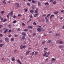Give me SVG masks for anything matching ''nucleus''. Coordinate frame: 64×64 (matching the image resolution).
<instances>
[{"label": "nucleus", "mask_w": 64, "mask_h": 64, "mask_svg": "<svg viewBox=\"0 0 64 64\" xmlns=\"http://www.w3.org/2000/svg\"><path fill=\"white\" fill-rule=\"evenodd\" d=\"M16 16H15V15H14L13 16L14 18H16Z\"/></svg>", "instance_id": "8fccbe9b"}, {"label": "nucleus", "mask_w": 64, "mask_h": 64, "mask_svg": "<svg viewBox=\"0 0 64 64\" xmlns=\"http://www.w3.org/2000/svg\"><path fill=\"white\" fill-rule=\"evenodd\" d=\"M46 14H44L42 15V16L43 17V16H46Z\"/></svg>", "instance_id": "6e6d98bb"}, {"label": "nucleus", "mask_w": 64, "mask_h": 64, "mask_svg": "<svg viewBox=\"0 0 64 64\" xmlns=\"http://www.w3.org/2000/svg\"><path fill=\"white\" fill-rule=\"evenodd\" d=\"M12 61H15V58L13 57L12 58Z\"/></svg>", "instance_id": "dca6fc26"}, {"label": "nucleus", "mask_w": 64, "mask_h": 64, "mask_svg": "<svg viewBox=\"0 0 64 64\" xmlns=\"http://www.w3.org/2000/svg\"><path fill=\"white\" fill-rule=\"evenodd\" d=\"M38 52H35L34 53V55L35 56L37 55V54L38 53Z\"/></svg>", "instance_id": "ddd939ff"}, {"label": "nucleus", "mask_w": 64, "mask_h": 64, "mask_svg": "<svg viewBox=\"0 0 64 64\" xmlns=\"http://www.w3.org/2000/svg\"><path fill=\"white\" fill-rule=\"evenodd\" d=\"M27 5H28V6H30V3H28L27 4Z\"/></svg>", "instance_id": "72a5a7b5"}, {"label": "nucleus", "mask_w": 64, "mask_h": 64, "mask_svg": "<svg viewBox=\"0 0 64 64\" xmlns=\"http://www.w3.org/2000/svg\"><path fill=\"white\" fill-rule=\"evenodd\" d=\"M64 47L63 46H59V48H63Z\"/></svg>", "instance_id": "6ab92c4d"}, {"label": "nucleus", "mask_w": 64, "mask_h": 64, "mask_svg": "<svg viewBox=\"0 0 64 64\" xmlns=\"http://www.w3.org/2000/svg\"><path fill=\"white\" fill-rule=\"evenodd\" d=\"M28 30V29H25L24 30V31H25V32H27Z\"/></svg>", "instance_id": "cd10ccee"}, {"label": "nucleus", "mask_w": 64, "mask_h": 64, "mask_svg": "<svg viewBox=\"0 0 64 64\" xmlns=\"http://www.w3.org/2000/svg\"><path fill=\"white\" fill-rule=\"evenodd\" d=\"M53 4H56V1H55L54 2H53Z\"/></svg>", "instance_id": "a19ab883"}, {"label": "nucleus", "mask_w": 64, "mask_h": 64, "mask_svg": "<svg viewBox=\"0 0 64 64\" xmlns=\"http://www.w3.org/2000/svg\"><path fill=\"white\" fill-rule=\"evenodd\" d=\"M52 61H55V59L54 58H52Z\"/></svg>", "instance_id": "5701e85b"}, {"label": "nucleus", "mask_w": 64, "mask_h": 64, "mask_svg": "<svg viewBox=\"0 0 64 64\" xmlns=\"http://www.w3.org/2000/svg\"><path fill=\"white\" fill-rule=\"evenodd\" d=\"M4 44H0V47L2 48V46H4Z\"/></svg>", "instance_id": "2eb2a0df"}, {"label": "nucleus", "mask_w": 64, "mask_h": 64, "mask_svg": "<svg viewBox=\"0 0 64 64\" xmlns=\"http://www.w3.org/2000/svg\"><path fill=\"white\" fill-rule=\"evenodd\" d=\"M10 16H9L8 15L7 16V17H8V18H9Z\"/></svg>", "instance_id": "603ef678"}, {"label": "nucleus", "mask_w": 64, "mask_h": 64, "mask_svg": "<svg viewBox=\"0 0 64 64\" xmlns=\"http://www.w3.org/2000/svg\"><path fill=\"white\" fill-rule=\"evenodd\" d=\"M3 36V35L2 34H0V37H2Z\"/></svg>", "instance_id": "37998d69"}, {"label": "nucleus", "mask_w": 64, "mask_h": 64, "mask_svg": "<svg viewBox=\"0 0 64 64\" xmlns=\"http://www.w3.org/2000/svg\"><path fill=\"white\" fill-rule=\"evenodd\" d=\"M22 25H23V26H25V24L24 23H22Z\"/></svg>", "instance_id": "58836bf2"}, {"label": "nucleus", "mask_w": 64, "mask_h": 64, "mask_svg": "<svg viewBox=\"0 0 64 64\" xmlns=\"http://www.w3.org/2000/svg\"><path fill=\"white\" fill-rule=\"evenodd\" d=\"M50 52H48L47 53V54L48 55H50Z\"/></svg>", "instance_id": "13d9d810"}, {"label": "nucleus", "mask_w": 64, "mask_h": 64, "mask_svg": "<svg viewBox=\"0 0 64 64\" xmlns=\"http://www.w3.org/2000/svg\"><path fill=\"white\" fill-rule=\"evenodd\" d=\"M56 36H60V33H59L58 34H56Z\"/></svg>", "instance_id": "39448f33"}, {"label": "nucleus", "mask_w": 64, "mask_h": 64, "mask_svg": "<svg viewBox=\"0 0 64 64\" xmlns=\"http://www.w3.org/2000/svg\"><path fill=\"white\" fill-rule=\"evenodd\" d=\"M45 42H42V44H45Z\"/></svg>", "instance_id": "3c124183"}, {"label": "nucleus", "mask_w": 64, "mask_h": 64, "mask_svg": "<svg viewBox=\"0 0 64 64\" xmlns=\"http://www.w3.org/2000/svg\"><path fill=\"white\" fill-rule=\"evenodd\" d=\"M8 27H9V28H11V24H9L8 26Z\"/></svg>", "instance_id": "7c9ffc66"}, {"label": "nucleus", "mask_w": 64, "mask_h": 64, "mask_svg": "<svg viewBox=\"0 0 64 64\" xmlns=\"http://www.w3.org/2000/svg\"><path fill=\"white\" fill-rule=\"evenodd\" d=\"M32 3H36L35 1H34V0H32Z\"/></svg>", "instance_id": "c756f323"}, {"label": "nucleus", "mask_w": 64, "mask_h": 64, "mask_svg": "<svg viewBox=\"0 0 64 64\" xmlns=\"http://www.w3.org/2000/svg\"><path fill=\"white\" fill-rule=\"evenodd\" d=\"M44 5H49V3H48V2H45L44 3Z\"/></svg>", "instance_id": "4be33fe9"}, {"label": "nucleus", "mask_w": 64, "mask_h": 64, "mask_svg": "<svg viewBox=\"0 0 64 64\" xmlns=\"http://www.w3.org/2000/svg\"><path fill=\"white\" fill-rule=\"evenodd\" d=\"M11 35L10 34V35H8V37H11Z\"/></svg>", "instance_id": "0e129e2a"}, {"label": "nucleus", "mask_w": 64, "mask_h": 64, "mask_svg": "<svg viewBox=\"0 0 64 64\" xmlns=\"http://www.w3.org/2000/svg\"><path fill=\"white\" fill-rule=\"evenodd\" d=\"M5 40L6 42H7L9 41V39L7 38H5Z\"/></svg>", "instance_id": "20e7f679"}, {"label": "nucleus", "mask_w": 64, "mask_h": 64, "mask_svg": "<svg viewBox=\"0 0 64 64\" xmlns=\"http://www.w3.org/2000/svg\"><path fill=\"white\" fill-rule=\"evenodd\" d=\"M24 10H25V12H27L28 11V9L27 8H24Z\"/></svg>", "instance_id": "aec40b11"}, {"label": "nucleus", "mask_w": 64, "mask_h": 64, "mask_svg": "<svg viewBox=\"0 0 64 64\" xmlns=\"http://www.w3.org/2000/svg\"><path fill=\"white\" fill-rule=\"evenodd\" d=\"M30 13H32V14L33 13V12H34V10H30Z\"/></svg>", "instance_id": "9b49d317"}, {"label": "nucleus", "mask_w": 64, "mask_h": 64, "mask_svg": "<svg viewBox=\"0 0 64 64\" xmlns=\"http://www.w3.org/2000/svg\"><path fill=\"white\" fill-rule=\"evenodd\" d=\"M47 52H46L43 55V56L44 57L45 56V55L47 54Z\"/></svg>", "instance_id": "412c9836"}, {"label": "nucleus", "mask_w": 64, "mask_h": 64, "mask_svg": "<svg viewBox=\"0 0 64 64\" xmlns=\"http://www.w3.org/2000/svg\"><path fill=\"white\" fill-rule=\"evenodd\" d=\"M17 51V50H14V52H16V51Z\"/></svg>", "instance_id": "69168bd1"}, {"label": "nucleus", "mask_w": 64, "mask_h": 64, "mask_svg": "<svg viewBox=\"0 0 64 64\" xmlns=\"http://www.w3.org/2000/svg\"><path fill=\"white\" fill-rule=\"evenodd\" d=\"M51 15L50 14H48V15L46 16V17H49V16H50Z\"/></svg>", "instance_id": "a878e982"}, {"label": "nucleus", "mask_w": 64, "mask_h": 64, "mask_svg": "<svg viewBox=\"0 0 64 64\" xmlns=\"http://www.w3.org/2000/svg\"><path fill=\"white\" fill-rule=\"evenodd\" d=\"M52 32H48V33H52Z\"/></svg>", "instance_id": "774afa93"}, {"label": "nucleus", "mask_w": 64, "mask_h": 64, "mask_svg": "<svg viewBox=\"0 0 64 64\" xmlns=\"http://www.w3.org/2000/svg\"><path fill=\"white\" fill-rule=\"evenodd\" d=\"M53 17H54V14H52L50 18V20H51V19H52V18Z\"/></svg>", "instance_id": "f257e3e1"}, {"label": "nucleus", "mask_w": 64, "mask_h": 64, "mask_svg": "<svg viewBox=\"0 0 64 64\" xmlns=\"http://www.w3.org/2000/svg\"><path fill=\"white\" fill-rule=\"evenodd\" d=\"M51 41L50 40H48V43H51Z\"/></svg>", "instance_id": "2f4dec72"}, {"label": "nucleus", "mask_w": 64, "mask_h": 64, "mask_svg": "<svg viewBox=\"0 0 64 64\" xmlns=\"http://www.w3.org/2000/svg\"><path fill=\"white\" fill-rule=\"evenodd\" d=\"M16 5L17 6V7L18 8L19 7V4L18 3H15Z\"/></svg>", "instance_id": "f03ea898"}, {"label": "nucleus", "mask_w": 64, "mask_h": 64, "mask_svg": "<svg viewBox=\"0 0 64 64\" xmlns=\"http://www.w3.org/2000/svg\"><path fill=\"white\" fill-rule=\"evenodd\" d=\"M30 18H32L33 17V16L32 15H31L30 16Z\"/></svg>", "instance_id": "5fc2aeb1"}, {"label": "nucleus", "mask_w": 64, "mask_h": 64, "mask_svg": "<svg viewBox=\"0 0 64 64\" xmlns=\"http://www.w3.org/2000/svg\"><path fill=\"white\" fill-rule=\"evenodd\" d=\"M37 30L38 31V32H41V29L39 28H38L37 29Z\"/></svg>", "instance_id": "9d476101"}, {"label": "nucleus", "mask_w": 64, "mask_h": 64, "mask_svg": "<svg viewBox=\"0 0 64 64\" xmlns=\"http://www.w3.org/2000/svg\"><path fill=\"white\" fill-rule=\"evenodd\" d=\"M64 10H62L61 11V12H64Z\"/></svg>", "instance_id": "bf43d9fd"}, {"label": "nucleus", "mask_w": 64, "mask_h": 64, "mask_svg": "<svg viewBox=\"0 0 64 64\" xmlns=\"http://www.w3.org/2000/svg\"><path fill=\"white\" fill-rule=\"evenodd\" d=\"M11 31V30H10L8 31V32H10Z\"/></svg>", "instance_id": "680f3d73"}, {"label": "nucleus", "mask_w": 64, "mask_h": 64, "mask_svg": "<svg viewBox=\"0 0 64 64\" xmlns=\"http://www.w3.org/2000/svg\"><path fill=\"white\" fill-rule=\"evenodd\" d=\"M22 16V15H21V14H18V17H20V16Z\"/></svg>", "instance_id": "79ce46f5"}, {"label": "nucleus", "mask_w": 64, "mask_h": 64, "mask_svg": "<svg viewBox=\"0 0 64 64\" xmlns=\"http://www.w3.org/2000/svg\"><path fill=\"white\" fill-rule=\"evenodd\" d=\"M7 30H8L7 29H6V30H4V33H6V32L7 31Z\"/></svg>", "instance_id": "393cba45"}, {"label": "nucleus", "mask_w": 64, "mask_h": 64, "mask_svg": "<svg viewBox=\"0 0 64 64\" xmlns=\"http://www.w3.org/2000/svg\"><path fill=\"white\" fill-rule=\"evenodd\" d=\"M23 45H22L20 46V49H23Z\"/></svg>", "instance_id": "4468645a"}, {"label": "nucleus", "mask_w": 64, "mask_h": 64, "mask_svg": "<svg viewBox=\"0 0 64 64\" xmlns=\"http://www.w3.org/2000/svg\"><path fill=\"white\" fill-rule=\"evenodd\" d=\"M31 20H32V19H30L28 22H27V23H29V22H30V21H31Z\"/></svg>", "instance_id": "b1692460"}, {"label": "nucleus", "mask_w": 64, "mask_h": 64, "mask_svg": "<svg viewBox=\"0 0 64 64\" xmlns=\"http://www.w3.org/2000/svg\"><path fill=\"white\" fill-rule=\"evenodd\" d=\"M0 19H1V20H3V18H0Z\"/></svg>", "instance_id": "338daca9"}, {"label": "nucleus", "mask_w": 64, "mask_h": 64, "mask_svg": "<svg viewBox=\"0 0 64 64\" xmlns=\"http://www.w3.org/2000/svg\"><path fill=\"white\" fill-rule=\"evenodd\" d=\"M34 13H36V14L37 13H38V11H37V10H35Z\"/></svg>", "instance_id": "473e14b6"}, {"label": "nucleus", "mask_w": 64, "mask_h": 64, "mask_svg": "<svg viewBox=\"0 0 64 64\" xmlns=\"http://www.w3.org/2000/svg\"><path fill=\"white\" fill-rule=\"evenodd\" d=\"M58 43L59 44H63L64 42L62 41H61L60 42H58Z\"/></svg>", "instance_id": "0eeeda50"}, {"label": "nucleus", "mask_w": 64, "mask_h": 64, "mask_svg": "<svg viewBox=\"0 0 64 64\" xmlns=\"http://www.w3.org/2000/svg\"><path fill=\"white\" fill-rule=\"evenodd\" d=\"M16 22V20H15L14 21H13V22L14 23H15Z\"/></svg>", "instance_id": "ea45409f"}, {"label": "nucleus", "mask_w": 64, "mask_h": 64, "mask_svg": "<svg viewBox=\"0 0 64 64\" xmlns=\"http://www.w3.org/2000/svg\"><path fill=\"white\" fill-rule=\"evenodd\" d=\"M4 57H3V58H2V60H4Z\"/></svg>", "instance_id": "4d7b16f0"}, {"label": "nucleus", "mask_w": 64, "mask_h": 64, "mask_svg": "<svg viewBox=\"0 0 64 64\" xmlns=\"http://www.w3.org/2000/svg\"><path fill=\"white\" fill-rule=\"evenodd\" d=\"M38 6H40V5H41V4L40 3V2L38 1Z\"/></svg>", "instance_id": "f3484780"}, {"label": "nucleus", "mask_w": 64, "mask_h": 64, "mask_svg": "<svg viewBox=\"0 0 64 64\" xmlns=\"http://www.w3.org/2000/svg\"><path fill=\"white\" fill-rule=\"evenodd\" d=\"M46 22H48V19H46Z\"/></svg>", "instance_id": "a18cd8bd"}, {"label": "nucleus", "mask_w": 64, "mask_h": 64, "mask_svg": "<svg viewBox=\"0 0 64 64\" xmlns=\"http://www.w3.org/2000/svg\"><path fill=\"white\" fill-rule=\"evenodd\" d=\"M28 28H30V29H32V28H33V26H28Z\"/></svg>", "instance_id": "423d86ee"}, {"label": "nucleus", "mask_w": 64, "mask_h": 64, "mask_svg": "<svg viewBox=\"0 0 64 64\" xmlns=\"http://www.w3.org/2000/svg\"><path fill=\"white\" fill-rule=\"evenodd\" d=\"M38 22H41V20L39 19Z\"/></svg>", "instance_id": "052dcab7"}, {"label": "nucleus", "mask_w": 64, "mask_h": 64, "mask_svg": "<svg viewBox=\"0 0 64 64\" xmlns=\"http://www.w3.org/2000/svg\"><path fill=\"white\" fill-rule=\"evenodd\" d=\"M22 39H21V40H24L25 38V37L24 36H23L22 38Z\"/></svg>", "instance_id": "f8f14e48"}, {"label": "nucleus", "mask_w": 64, "mask_h": 64, "mask_svg": "<svg viewBox=\"0 0 64 64\" xmlns=\"http://www.w3.org/2000/svg\"><path fill=\"white\" fill-rule=\"evenodd\" d=\"M6 20H7V19H4L3 20V22H6Z\"/></svg>", "instance_id": "c9c22d12"}, {"label": "nucleus", "mask_w": 64, "mask_h": 64, "mask_svg": "<svg viewBox=\"0 0 64 64\" xmlns=\"http://www.w3.org/2000/svg\"><path fill=\"white\" fill-rule=\"evenodd\" d=\"M38 15H39L38 14H35L34 15V17H36L37 16H38Z\"/></svg>", "instance_id": "6e6552de"}, {"label": "nucleus", "mask_w": 64, "mask_h": 64, "mask_svg": "<svg viewBox=\"0 0 64 64\" xmlns=\"http://www.w3.org/2000/svg\"><path fill=\"white\" fill-rule=\"evenodd\" d=\"M36 35V33H34L33 34V36H35V35Z\"/></svg>", "instance_id": "09e8293b"}, {"label": "nucleus", "mask_w": 64, "mask_h": 64, "mask_svg": "<svg viewBox=\"0 0 64 64\" xmlns=\"http://www.w3.org/2000/svg\"><path fill=\"white\" fill-rule=\"evenodd\" d=\"M29 53H30V51H28L26 53V55H28V54Z\"/></svg>", "instance_id": "7ed1b4c3"}, {"label": "nucleus", "mask_w": 64, "mask_h": 64, "mask_svg": "<svg viewBox=\"0 0 64 64\" xmlns=\"http://www.w3.org/2000/svg\"><path fill=\"white\" fill-rule=\"evenodd\" d=\"M17 61L18 63H19L20 64H21V62L20 61V60H18Z\"/></svg>", "instance_id": "a211bd4d"}, {"label": "nucleus", "mask_w": 64, "mask_h": 64, "mask_svg": "<svg viewBox=\"0 0 64 64\" xmlns=\"http://www.w3.org/2000/svg\"><path fill=\"white\" fill-rule=\"evenodd\" d=\"M1 14H3L4 13V11H2L1 12Z\"/></svg>", "instance_id": "e433bc0d"}, {"label": "nucleus", "mask_w": 64, "mask_h": 64, "mask_svg": "<svg viewBox=\"0 0 64 64\" xmlns=\"http://www.w3.org/2000/svg\"><path fill=\"white\" fill-rule=\"evenodd\" d=\"M13 14V12H11L10 13V15H12Z\"/></svg>", "instance_id": "4c0bfd02"}, {"label": "nucleus", "mask_w": 64, "mask_h": 64, "mask_svg": "<svg viewBox=\"0 0 64 64\" xmlns=\"http://www.w3.org/2000/svg\"><path fill=\"white\" fill-rule=\"evenodd\" d=\"M38 27L39 28H41L42 27V26H39V25H38Z\"/></svg>", "instance_id": "c03bdc74"}, {"label": "nucleus", "mask_w": 64, "mask_h": 64, "mask_svg": "<svg viewBox=\"0 0 64 64\" xmlns=\"http://www.w3.org/2000/svg\"><path fill=\"white\" fill-rule=\"evenodd\" d=\"M22 34L23 36H25V35H26V34H25V33L24 32H22Z\"/></svg>", "instance_id": "1a4fd4ad"}, {"label": "nucleus", "mask_w": 64, "mask_h": 64, "mask_svg": "<svg viewBox=\"0 0 64 64\" xmlns=\"http://www.w3.org/2000/svg\"><path fill=\"white\" fill-rule=\"evenodd\" d=\"M62 19H63V18H62V17H61L60 18V19L62 20Z\"/></svg>", "instance_id": "e2e57ef3"}, {"label": "nucleus", "mask_w": 64, "mask_h": 64, "mask_svg": "<svg viewBox=\"0 0 64 64\" xmlns=\"http://www.w3.org/2000/svg\"><path fill=\"white\" fill-rule=\"evenodd\" d=\"M58 12L57 11H56L54 13V14H58Z\"/></svg>", "instance_id": "bb28decb"}, {"label": "nucleus", "mask_w": 64, "mask_h": 64, "mask_svg": "<svg viewBox=\"0 0 64 64\" xmlns=\"http://www.w3.org/2000/svg\"><path fill=\"white\" fill-rule=\"evenodd\" d=\"M11 41H14V38H12L11 39Z\"/></svg>", "instance_id": "c85d7f7f"}, {"label": "nucleus", "mask_w": 64, "mask_h": 64, "mask_svg": "<svg viewBox=\"0 0 64 64\" xmlns=\"http://www.w3.org/2000/svg\"><path fill=\"white\" fill-rule=\"evenodd\" d=\"M35 8V6H32V9H34V8Z\"/></svg>", "instance_id": "de8ad7c7"}, {"label": "nucleus", "mask_w": 64, "mask_h": 64, "mask_svg": "<svg viewBox=\"0 0 64 64\" xmlns=\"http://www.w3.org/2000/svg\"><path fill=\"white\" fill-rule=\"evenodd\" d=\"M20 28H18L17 31H20Z\"/></svg>", "instance_id": "864d4df0"}, {"label": "nucleus", "mask_w": 64, "mask_h": 64, "mask_svg": "<svg viewBox=\"0 0 64 64\" xmlns=\"http://www.w3.org/2000/svg\"><path fill=\"white\" fill-rule=\"evenodd\" d=\"M54 1V0H50V2H51V3H52V2H53Z\"/></svg>", "instance_id": "f704fd0d"}, {"label": "nucleus", "mask_w": 64, "mask_h": 64, "mask_svg": "<svg viewBox=\"0 0 64 64\" xmlns=\"http://www.w3.org/2000/svg\"><path fill=\"white\" fill-rule=\"evenodd\" d=\"M33 25H36V23L35 22H34L33 23Z\"/></svg>", "instance_id": "49530a36"}]
</instances>
